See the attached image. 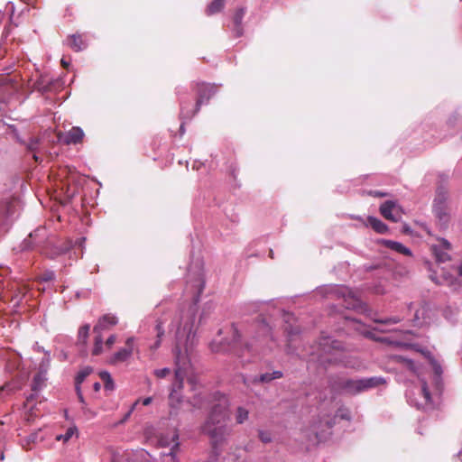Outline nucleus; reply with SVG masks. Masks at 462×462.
<instances>
[{"label": "nucleus", "instance_id": "nucleus-51", "mask_svg": "<svg viewBox=\"0 0 462 462\" xmlns=\"http://www.w3.org/2000/svg\"><path fill=\"white\" fill-rule=\"evenodd\" d=\"M152 402V397H146L143 400V404L144 406H147V405H150Z\"/></svg>", "mask_w": 462, "mask_h": 462}, {"label": "nucleus", "instance_id": "nucleus-44", "mask_svg": "<svg viewBox=\"0 0 462 462\" xmlns=\"http://www.w3.org/2000/svg\"><path fill=\"white\" fill-rule=\"evenodd\" d=\"M285 330L290 336L296 335L299 333L298 328H292L291 326H286Z\"/></svg>", "mask_w": 462, "mask_h": 462}, {"label": "nucleus", "instance_id": "nucleus-21", "mask_svg": "<svg viewBox=\"0 0 462 462\" xmlns=\"http://www.w3.org/2000/svg\"><path fill=\"white\" fill-rule=\"evenodd\" d=\"M430 278L437 284H440V285H448L449 286V285H452L455 281V277L453 274H450L449 273H445L443 270H441V274L439 276H438L437 273H435V274H431Z\"/></svg>", "mask_w": 462, "mask_h": 462}, {"label": "nucleus", "instance_id": "nucleus-29", "mask_svg": "<svg viewBox=\"0 0 462 462\" xmlns=\"http://www.w3.org/2000/svg\"><path fill=\"white\" fill-rule=\"evenodd\" d=\"M282 377V373L281 371H273V373H264L261 374L258 378V381L261 383H269L274 379H279Z\"/></svg>", "mask_w": 462, "mask_h": 462}, {"label": "nucleus", "instance_id": "nucleus-5", "mask_svg": "<svg viewBox=\"0 0 462 462\" xmlns=\"http://www.w3.org/2000/svg\"><path fill=\"white\" fill-rule=\"evenodd\" d=\"M385 383V379L381 376L360 379H346L341 381L338 383V389L346 393L356 395L374 388L380 384H384Z\"/></svg>", "mask_w": 462, "mask_h": 462}, {"label": "nucleus", "instance_id": "nucleus-19", "mask_svg": "<svg viewBox=\"0 0 462 462\" xmlns=\"http://www.w3.org/2000/svg\"><path fill=\"white\" fill-rule=\"evenodd\" d=\"M69 46L75 51H80L87 48V42L82 39L80 34L70 35L67 39Z\"/></svg>", "mask_w": 462, "mask_h": 462}, {"label": "nucleus", "instance_id": "nucleus-59", "mask_svg": "<svg viewBox=\"0 0 462 462\" xmlns=\"http://www.w3.org/2000/svg\"><path fill=\"white\" fill-rule=\"evenodd\" d=\"M131 414H132V412H131V411H128V412L125 414V418H124V420H127V419L130 417V415H131Z\"/></svg>", "mask_w": 462, "mask_h": 462}, {"label": "nucleus", "instance_id": "nucleus-10", "mask_svg": "<svg viewBox=\"0 0 462 462\" xmlns=\"http://www.w3.org/2000/svg\"><path fill=\"white\" fill-rule=\"evenodd\" d=\"M380 213L388 220L398 222L402 216L401 207L393 200H387L380 207Z\"/></svg>", "mask_w": 462, "mask_h": 462}, {"label": "nucleus", "instance_id": "nucleus-54", "mask_svg": "<svg viewBox=\"0 0 462 462\" xmlns=\"http://www.w3.org/2000/svg\"><path fill=\"white\" fill-rule=\"evenodd\" d=\"M457 273L458 276L462 279V263L458 266Z\"/></svg>", "mask_w": 462, "mask_h": 462}, {"label": "nucleus", "instance_id": "nucleus-53", "mask_svg": "<svg viewBox=\"0 0 462 462\" xmlns=\"http://www.w3.org/2000/svg\"><path fill=\"white\" fill-rule=\"evenodd\" d=\"M93 388H94L95 392H98L100 390V388H101V385H100L99 383H95L93 384Z\"/></svg>", "mask_w": 462, "mask_h": 462}, {"label": "nucleus", "instance_id": "nucleus-22", "mask_svg": "<svg viewBox=\"0 0 462 462\" xmlns=\"http://www.w3.org/2000/svg\"><path fill=\"white\" fill-rule=\"evenodd\" d=\"M365 226H371L375 232L379 234H384L388 230L387 226L383 221L374 217H368Z\"/></svg>", "mask_w": 462, "mask_h": 462}, {"label": "nucleus", "instance_id": "nucleus-43", "mask_svg": "<svg viewBox=\"0 0 462 462\" xmlns=\"http://www.w3.org/2000/svg\"><path fill=\"white\" fill-rule=\"evenodd\" d=\"M76 392H77V395H78L79 401L82 404H85V399H84V397H83V394H82V392H81L80 386L76 385Z\"/></svg>", "mask_w": 462, "mask_h": 462}, {"label": "nucleus", "instance_id": "nucleus-20", "mask_svg": "<svg viewBox=\"0 0 462 462\" xmlns=\"http://www.w3.org/2000/svg\"><path fill=\"white\" fill-rule=\"evenodd\" d=\"M45 236V228L40 227L34 230L32 233L29 235V238L25 239L22 244V250H27L32 247L31 244L32 241L38 243L36 241L40 237H43Z\"/></svg>", "mask_w": 462, "mask_h": 462}, {"label": "nucleus", "instance_id": "nucleus-34", "mask_svg": "<svg viewBox=\"0 0 462 462\" xmlns=\"http://www.w3.org/2000/svg\"><path fill=\"white\" fill-rule=\"evenodd\" d=\"M77 433V428L76 427H69L65 434H62V435H59L56 437V439L57 440H63L64 442H67L68 440H69L72 436H74L75 434Z\"/></svg>", "mask_w": 462, "mask_h": 462}, {"label": "nucleus", "instance_id": "nucleus-14", "mask_svg": "<svg viewBox=\"0 0 462 462\" xmlns=\"http://www.w3.org/2000/svg\"><path fill=\"white\" fill-rule=\"evenodd\" d=\"M393 343L395 344L396 346L411 347V348L416 349L417 351L421 352L425 356H427L429 358L436 375L439 376L442 374V368H441L440 364L431 356V355L430 354L429 351H423L421 349H419L417 347V345L411 344L406 341H393Z\"/></svg>", "mask_w": 462, "mask_h": 462}, {"label": "nucleus", "instance_id": "nucleus-49", "mask_svg": "<svg viewBox=\"0 0 462 462\" xmlns=\"http://www.w3.org/2000/svg\"><path fill=\"white\" fill-rule=\"evenodd\" d=\"M5 211H4L3 206L0 204V222L4 219ZM3 230V228L0 226V232Z\"/></svg>", "mask_w": 462, "mask_h": 462}, {"label": "nucleus", "instance_id": "nucleus-37", "mask_svg": "<svg viewBox=\"0 0 462 462\" xmlns=\"http://www.w3.org/2000/svg\"><path fill=\"white\" fill-rule=\"evenodd\" d=\"M156 329H157L158 339L155 341V343L153 345L151 346V349L152 351H155L161 346V337L163 336V333H164L161 325H158Z\"/></svg>", "mask_w": 462, "mask_h": 462}, {"label": "nucleus", "instance_id": "nucleus-11", "mask_svg": "<svg viewBox=\"0 0 462 462\" xmlns=\"http://www.w3.org/2000/svg\"><path fill=\"white\" fill-rule=\"evenodd\" d=\"M433 212L435 217L439 219V225L442 227H446L449 221V212L448 208V204L446 203L444 199H435L433 204Z\"/></svg>", "mask_w": 462, "mask_h": 462}, {"label": "nucleus", "instance_id": "nucleus-8", "mask_svg": "<svg viewBox=\"0 0 462 462\" xmlns=\"http://www.w3.org/2000/svg\"><path fill=\"white\" fill-rule=\"evenodd\" d=\"M420 383L421 385L420 389V394L421 401L419 402L412 397V391H408L406 396L411 405H414L418 409H426L427 407L431 405V397L427 386V383L423 379H420Z\"/></svg>", "mask_w": 462, "mask_h": 462}, {"label": "nucleus", "instance_id": "nucleus-42", "mask_svg": "<svg viewBox=\"0 0 462 462\" xmlns=\"http://www.w3.org/2000/svg\"><path fill=\"white\" fill-rule=\"evenodd\" d=\"M116 340V337L115 335H111L106 341V346L110 348Z\"/></svg>", "mask_w": 462, "mask_h": 462}, {"label": "nucleus", "instance_id": "nucleus-52", "mask_svg": "<svg viewBox=\"0 0 462 462\" xmlns=\"http://www.w3.org/2000/svg\"><path fill=\"white\" fill-rule=\"evenodd\" d=\"M192 403L194 406H197L199 408L202 407V403H200L199 400L197 399V396L194 397Z\"/></svg>", "mask_w": 462, "mask_h": 462}, {"label": "nucleus", "instance_id": "nucleus-62", "mask_svg": "<svg viewBox=\"0 0 462 462\" xmlns=\"http://www.w3.org/2000/svg\"><path fill=\"white\" fill-rule=\"evenodd\" d=\"M181 134L184 133V123L180 125Z\"/></svg>", "mask_w": 462, "mask_h": 462}, {"label": "nucleus", "instance_id": "nucleus-13", "mask_svg": "<svg viewBox=\"0 0 462 462\" xmlns=\"http://www.w3.org/2000/svg\"><path fill=\"white\" fill-rule=\"evenodd\" d=\"M133 342L134 338L129 337L126 340V346L124 348L119 349L117 352H116L110 358V364L116 365L117 363L125 362L133 354Z\"/></svg>", "mask_w": 462, "mask_h": 462}, {"label": "nucleus", "instance_id": "nucleus-63", "mask_svg": "<svg viewBox=\"0 0 462 462\" xmlns=\"http://www.w3.org/2000/svg\"><path fill=\"white\" fill-rule=\"evenodd\" d=\"M3 111H4L3 103L0 102V112H3Z\"/></svg>", "mask_w": 462, "mask_h": 462}, {"label": "nucleus", "instance_id": "nucleus-15", "mask_svg": "<svg viewBox=\"0 0 462 462\" xmlns=\"http://www.w3.org/2000/svg\"><path fill=\"white\" fill-rule=\"evenodd\" d=\"M84 137L83 130L79 126L72 127L69 131L59 136V139L66 144H76L82 141Z\"/></svg>", "mask_w": 462, "mask_h": 462}, {"label": "nucleus", "instance_id": "nucleus-56", "mask_svg": "<svg viewBox=\"0 0 462 462\" xmlns=\"http://www.w3.org/2000/svg\"><path fill=\"white\" fill-rule=\"evenodd\" d=\"M61 64L64 68H68L69 65V63L67 60H65L64 59H61Z\"/></svg>", "mask_w": 462, "mask_h": 462}, {"label": "nucleus", "instance_id": "nucleus-50", "mask_svg": "<svg viewBox=\"0 0 462 462\" xmlns=\"http://www.w3.org/2000/svg\"><path fill=\"white\" fill-rule=\"evenodd\" d=\"M399 321H400L399 319H385V320H380V322H382V323H397Z\"/></svg>", "mask_w": 462, "mask_h": 462}, {"label": "nucleus", "instance_id": "nucleus-27", "mask_svg": "<svg viewBox=\"0 0 462 462\" xmlns=\"http://www.w3.org/2000/svg\"><path fill=\"white\" fill-rule=\"evenodd\" d=\"M99 376L104 383V387L106 390L113 391L115 389V383L108 372L102 371L99 373Z\"/></svg>", "mask_w": 462, "mask_h": 462}, {"label": "nucleus", "instance_id": "nucleus-6", "mask_svg": "<svg viewBox=\"0 0 462 462\" xmlns=\"http://www.w3.org/2000/svg\"><path fill=\"white\" fill-rule=\"evenodd\" d=\"M217 87L216 85L201 83L198 84V100L196 103V108L194 111L190 112L188 110L183 104H181L180 107V116L182 118L190 119L193 116H195L200 108V106L206 104L209 98L217 92Z\"/></svg>", "mask_w": 462, "mask_h": 462}, {"label": "nucleus", "instance_id": "nucleus-46", "mask_svg": "<svg viewBox=\"0 0 462 462\" xmlns=\"http://www.w3.org/2000/svg\"><path fill=\"white\" fill-rule=\"evenodd\" d=\"M337 415L340 416V418L344 419V420H349L350 419L348 411H343V410H340L338 411Z\"/></svg>", "mask_w": 462, "mask_h": 462}, {"label": "nucleus", "instance_id": "nucleus-30", "mask_svg": "<svg viewBox=\"0 0 462 462\" xmlns=\"http://www.w3.org/2000/svg\"><path fill=\"white\" fill-rule=\"evenodd\" d=\"M133 456L134 457L133 462H152L150 454L144 449H139L133 452Z\"/></svg>", "mask_w": 462, "mask_h": 462}, {"label": "nucleus", "instance_id": "nucleus-12", "mask_svg": "<svg viewBox=\"0 0 462 462\" xmlns=\"http://www.w3.org/2000/svg\"><path fill=\"white\" fill-rule=\"evenodd\" d=\"M332 290L337 294L344 298L346 308L356 309L360 305V300L356 297L355 292L350 289L344 286H336Z\"/></svg>", "mask_w": 462, "mask_h": 462}, {"label": "nucleus", "instance_id": "nucleus-64", "mask_svg": "<svg viewBox=\"0 0 462 462\" xmlns=\"http://www.w3.org/2000/svg\"><path fill=\"white\" fill-rule=\"evenodd\" d=\"M14 366H11V365H8V366H7V369H8V370H10V371H11L12 369H14Z\"/></svg>", "mask_w": 462, "mask_h": 462}, {"label": "nucleus", "instance_id": "nucleus-31", "mask_svg": "<svg viewBox=\"0 0 462 462\" xmlns=\"http://www.w3.org/2000/svg\"><path fill=\"white\" fill-rule=\"evenodd\" d=\"M224 0H214L207 8V14L208 15L217 14L221 11L224 7Z\"/></svg>", "mask_w": 462, "mask_h": 462}, {"label": "nucleus", "instance_id": "nucleus-33", "mask_svg": "<svg viewBox=\"0 0 462 462\" xmlns=\"http://www.w3.org/2000/svg\"><path fill=\"white\" fill-rule=\"evenodd\" d=\"M249 412L245 408L239 407L236 411V420L238 424L244 423L248 419Z\"/></svg>", "mask_w": 462, "mask_h": 462}, {"label": "nucleus", "instance_id": "nucleus-41", "mask_svg": "<svg viewBox=\"0 0 462 462\" xmlns=\"http://www.w3.org/2000/svg\"><path fill=\"white\" fill-rule=\"evenodd\" d=\"M212 309V304H207L200 315L199 321H203L206 319V313L209 312V310Z\"/></svg>", "mask_w": 462, "mask_h": 462}, {"label": "nucleus", "instance_id": "nucleus-47", "mask_svg": "<svg viewBox=\"0 0 462 462\" xmlns=\"http://www.w3.org/2000/svg\"><path fill=\"white\" fill-rule=\"evenodd\" d=\"M38 141L35 139L31 140V142L28 144V149L31 151H34L37 147Z\"/></svg>", "mask_w": 462, "mask_h": 462}, {"label": "nucleus", "instance_id": "nucleus-36", "mask_svg": "<svg viewBox=\"0 0 462 462\" xmlns=\"http://www.w3.org/2000/svg\"><path fill=\"white\" fill-rule=\"evenodd\" d=\"M332 425L333 424L330 420H326L324 422V426H323L322 422L320 421L319 425L315 424L313 426V430L315 431L317 437H319V434L324 431L323 428L330 429L332 427Z\"/></svg>", "mask_w": 462, "mask_h": 462}, {"label": "nucleus", "instance_id": "nucleus-40", "mask_svg": "<svg viewBox=\"0 0 462 462\" xmlns=\"http://www.w3.org/2000/svg\"><path fill=\"white\" fill-rule=\"evenodd\" d=\"M259 439L263 442V443H269L271 442L272 440V437H271V434L267 431H263V430H260L259 431Z\"/></svg>", "mask_w": 462, "mask_h": 462}, {"label": "nucleus", "instance_id": "nucleus-45", "mask_svg": "<svg viewBox=\"0 0 462 462\" xmlns=\"http://www.w3.org/2000/svg\"><path fill=\"white\" fill-rule=\"evenodd\" d=\"M54 278V273L53 272H48L42 275L43 281H51Z\"/></svg>", "mask_w": 462, "mask_h": 462}, {"label": "nucleus", "instance_id": "nucleus-48", "mask_svg": "<svg viewBox=\"0 0 462 462\" xmlns=\"http://www.w3.org/2000/svg\"><path fill=\"white\" fill-rule=\"evenodd\" d=\"M63 252H64L63 249H59L54 253H46V254H48L49 257L53 258L55 255L62 254Z\"/></svg>", "mask_w": 462, "mask_h": 462}, {"label": "nucleus", "instance_id": "nucleus-25", "mask_svg": "<svg viewBox=\"0 0 462 462\" xmlns=\"http://www.w3.org/2000/svg\"><path fill=\"white\" fill-rule=\"evenodd\" d=\"M46 381V373H43L42 370L39 371L33 377V381L32 383V390L33 392L40 391Z\"/></svg>", "mask_w": 462, "mask_h": 462}, {"label": "nucleus", "instance_id": "nucleus-7", "mask_svg": "<svg viewBox=\"0 0 462 462\" xmlns=\"http://www.w3.org/2000/svg\"><path fill=\"white\" fill-rule=\"evenodd\" d=\"M430 250L439 263L450 260L451 244L445 238H436L429 242Z\"/></svg>", "mask_w": 462, "mask_h": 462}, {"label": "nucleus", "instance_id": "nucleus-23", "mask_svg": "<svg viewBox=\"0 0 462 462\" xmlns=\"http://www.w3.org/2000/svg\"><path fill=\"white\" fill-rule=\"evenodd\" d=\"M392 358L401 364L404 368L408 369L409 371L417 374L418 373V367L414 364V362L411 359H408L402 356H393Z\"/></svg>", "mask_w": 462, "mask_h": 462}, {"label": "nucleus", "instance_id": "nucleus-4", "mask_svg": "<svg viewBox=\"0 0 462 462\" xmlns=\"http://www.w3.org/2000/svg\"><path fill=\"white\" fill-rule=\"evenodd\" d=\"M319 361L321 364H339L345 367L360 369L361 363L352 356L344 353V347L341 342L329 337L321 338L319 344Z\"/></svg>", "mask_w": 462, "mask_h": 462}, {"label": "nucleus", "instance_id": "nucleus-38", "mask_svg": "<svg viewBox=\"0 0 462 462\" xmlns=\"http://www.w3.org/2000/svg\"><path fill=\"white\" fill-rule=\"evenodd\" d=\"M50 354L48 352L45 353V356L42 358V363L40 365L39 371L42 370L43 373H47V370L50 365Z\"/></svg>", "mask_w": 462, "mask_h": 462}, {"label": "nucleus", "instance_id": "nucleus-1", "mask_svg": "<svg viewBox=\"0 0 462 462\" xmlns=\"http://www.w3.org/2000/svg\"><path fill=\"white\" fill-rule=\"evenodd\" d=\"M205 287V281L201 273L189 277L187 282L185 293L187 297L192 300V304L187 309H183L178 313L171 322L172 329H175L176 346L173 349L175 357V382L170 393V402L172 403L176 396L177 389L182 387L184 375L190 365L189 352L195 345V332L193 330L195 322L196 304L199 301V295Z\"/></svg>", "mask_w": 462, "mask_h": 462}, {"label": "nucleus", "instance_id": "nucleus-32", "mask_svg": "<svg viewBox=\"0 0 462 462\" xmlns=\"http://www.w3.org/2000/svg\"><path fill=\"white\" fill-rule=\"evenodd\" d=\"M89 330H90V326L88 324H86L79 328L78 338H79V342L81 343L82 345H86L88 337Z\"/></svg>", "mask_w": 462, "mask_h": 462}, {"label": "nucleus", "instance_id": "nucleus-16", "mask_svg": "<svg viewBox=\"0 0 462 462\" xmlns=\"http://www.w3.org/2000/svg\"><path fill=\"white\" fill-rule=\"evenodd\" d=\"M431 310L425 305L420 306L415 311L413 324L415 326H423L430 323Z\"/></svg>", "mask_w": 462, "mask_h": 462}, {"label": "nucleus", "instance_id": "nucleus-9", "mask_svg": "<svg viewBox=\"0 0 462 462\" xmlns=\"http://www.w3.org/2000/svg\"><path fill=\"white\" fill-rule=\"evenodd\" d=\"M159 444L162 447H170V452L163 454L162 462H177L175 449L179 448L178 434L176 431L171 433V437H160Z\"/></svg>", "mask_w": 462, "mask_h": 462}, {"label": "nucleus", "instance_id": "nucleus-57", "mask_svg": "<svg viewBox=\"0 0 462 462\" xmlns=\"http://www.w3.org/2000/svg\"><path fill=\"white\" fill-rule=\"evenodd\" d=\"M34 349L37 350L38 352L43 351V348L41 346H39L37 343L34 346Z\"/></svg>", "mask_w": 462, "mask_h": 462}, {"label": "nucleus", "instance_id": "nucleus-18", "mask_svg": "<svg viewBox=\"0 0 462 462\" xmlns=\"http://www.w3.org/2000/svg\"><path fill=\"white\" fill-rule=\"evenodd\" d=\"M381 244L383 245L385 247H387L396 253H399V254H404L407 256L412 255L411 249L406 247L400 242L383 239V240H381Z\"/></svg>", "mask_w": 462, "mask_h": 462}, {"label": "nucleus", "instance_id": "nucleus-17", "mask_svg": "<svg viewBox=\"0 0 462 462\" xmlns=\"http://www.w3.org/2000/svg\"><path fill=\"white\" fill-rule=\"evenodd\" d=\"M117 322L118 319L116 316L111 314L104 315L99 319L98 322L94 327V333H99V331L107 330L116 326Z\"/></svg>", "mask_w": 462, "mask_h": 462}, {"label": "nucleus", "instance_id": "nucleus-3", "mask_svg": "<svg viewBox=\"0 0 462 462\" xmlns=\"http://www.w3.org/2000/svg\"><path fill=\"white\" fill-rule=\"evenodd\" d=\"M228 418L227 401L222 397L213 405L208 418L202 426V431L209 437L215 452L232 432L231 427L227 425Z\"/></svg>", "mask_w": 462, "mask_h": 462}, {"label": "nucleus", "instance_id": "nucleus-39", "mask_svg": "<svg viewBox=\"0 0 462 462\" xmlns=\"http://www.w3.org/2000/svg\"><path fill=\"white\" fill-rule=\"evenodd\" d=\"M171 369L170 368H162V369H156L154 370L153 374L158 378H164L168 374H170Z\"/></svg>", "mask_w": 462, "mask_h": 462}, {"label": "nucleus", "instance_id": "nucleus-58", "mask_svg": "<svg viewBox=\"0 0 462 462\" xmlns=\"http://www.w3.org/2000/svg\"><path fill=\"white\" fill-rule=\"evenodd\" d=\"M138 402H139V400H138V401H136V402L133 404V406L131 407V409H130V411H129L133 412V411H134V410L135 409L136 405L138 404Z\"/></svg>", "mask_w": 462, "mask_h": 462}, {"label": "nucleus", "instance_id": "nucleus-35", "mask_svg": "<svg viewBox=\"0 0 462 462\" xmlns=\"http://www.w3.org/2000/svg\"><path fill=\"white\" fill-rule=\"evenodd\" d=\"M92 369L90 367L83 368L76 377V385L80 386V383L85 380L87 376L90 374Z\"/></svg>", "mask_w": 462, "mask_h": 462}, {"label": "nucleus", "instance_id": "nucleus-55", "mask_svg": "<svg viewBox=\"0 0 462 462\" xmlns=\"http://www.w3.org/2000/svg\"><path fill=\"white\" fill-rule=\"evenodd\" d=\"M284 319H286V322H288L291 319H292V315L290 313H285L283 315Z\"/></svg>", "mask_w": 462, "mask_h": 462}, {"label": "nucleus", "instance_id": "nucleus-24", "mask_svg": "<svg viewBox=\"0 0 462 462\" xmlns=\"http://www.w3.org/2000/svg\"><path fill=\"white\" fill-rule=\"evenodd\" d=\"M245 10L243 8H240L236 11V13L235 14L234 18H233V22H234V25H235L234 32H235L236 36H237V37L242 35L241 24H242V21L245 16Z\"/></svg>", "mask_w": 462, "mask_h": 462}, {"label": "nucleus", "instance_id": "nucleus-28", "mask_svg": "<svg viewBox=\"0 0 462 462\" xmlns=\"http://www.w3.org/2000/svg\"><path fill=\"white\" fill-rule=\"evenodd\" d=\"M95 343L94 347L92 350V354L94 356H98L103 352V337H102V331H99V333H95Z\"/></svg>", "mask_w": 462, "mask_h": 462}, {"label": "nucleus", "instance_id": "nucleus-2", "mask_svg": "<svg viewBox=\"0 0 462 462\" xmlns=\"http://www.w3.org/2000/svg\"><path fill=\"white\" fill-rule=\"evenodd\" d=\"M230 332L232 344L237 349V356L244 364L261 359L278 346L269 325L263 321L257 324L253 337L244 344H240L241 334L235 327L230 328Z\"/></svg>", "mask_w": 462, "mask_h": 462}, {"label": "nucleus", "instance_id": "nucleus-61", "mask_svg": "<svg viewBox=\"0 0 462 462\" xmlns=\"http://www.w3.org/2000/svg\"><path fill=\"white\" fill-rule=\"evenodd\" d=\"M5 88V87L0 88V98H2V95L4 93Z\"/></svg>", "mask_w": 462, "mask_h": 462}, {"label": "nucleus", "instance_id": "nucleus-26", "mask_svg": "<svg viewBox=\"0 0 462 462\" xmlns=\"http://www.w3.org/2000/svg\"><path fill=\"white\" fill-rule=\"evenodd\" d=\"M229 342L224 341L223 338L220 339H213L210 343V349L213 352H225L229 349Z\"/></svg>", "mask_w": 462, "mask_h": 462}, {"label": "nucleus", "instance_id": "nucleus-60", "mask_svg": "<svg viewBox=\"0 0 462 462\" xmlns=\"http://www.w3.org/2000/svg\"><path fill=\"white\" fill-rule=\"evenodd\" d=\"M403 232L404 233H410V228L408 226H403Z\"/></svg>", "mask_w": 462, "mask_h": 462}]
</instances>
